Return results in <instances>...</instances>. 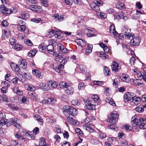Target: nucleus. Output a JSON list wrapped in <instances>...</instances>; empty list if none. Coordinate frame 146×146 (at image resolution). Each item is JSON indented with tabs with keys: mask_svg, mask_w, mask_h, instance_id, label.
<instances>
[{
	"mask_svg": "<svg viewBox=\"0 0 146 146\" xmlns=\"http://www.w3.org/2000/svg\"><path fill=\"white\" fill-rule=\"evenodd\" d=\"M2 7V6L1 7H0L1 8V11L3 13V15L5 16H8L10 15L11 13H14L13 9L11 10V9L9 11V9L8 8L5 7H3L1 8Z\"/></svg>",
	"mask_w": 146,
	"mask_h": 146,
	"instance_id": "nucleus-6",
	"label": "nucleus"
},
{
	"mask_svg": "<svg viewBox=\"0 0 146 146\" xmlns=\"http://www.w3.org/2000/svg\"><path fill=\"white\" fill-rule=\"evenodd\" d=\"M36 52L35 50H30L28 53V55L29 57L32 58L35 55Z\"/></svg>",
	"mask_w": 146,
	"mask_h": 146,
	"instance_id": "nucleus-39",
	"label": "nucleus"
},
{
	"mask_svg": "<svg viewBox=\"0 0 146 146\" xmlns=\"http://www.w3.org/2000/svg\"><path fill=\"white\" fill-rule=\"evenodd\" d=\"M55 58L56 61L60 62V63L65 64L69 60L68 57L65 55L58 54Z\"/></svg>",
	"mask_w": 146,
	"mask_h": 146,
	"instance_id": "nucleus-4",
	"label": "nucleus"
},
{
	"mask_svg": "<svg viewBox=\"0 0 146 146\" xmlns=\"http://www.w3.org/2000/svg\"><path fill=\"white\" fill-rule=\"evenodd\" d=\"M102 1H96V2L91 3L90 5L94 11L97 12L100 10L99 7L102 5Z\"/></svg>",
	"mask_w": 146,
	"mask_h": 146,
	"instance_id": "nucleus-5",
	"label": "nucleus"
},
{
	"mask_svg": "<svg viewBox=\"0 0 146 146\" xmlns=\"http://www.w3.org/2000/svg\"><path fill=\"white\" fill-rule=\"evenodd\" d=\"M91 100H94L95 101V103L97 101H98L99 100V98L98 96L96 95H93L92 97V99Z\"/></svg>",
	"mask_w": 146,
	"mask_h": 146,
	"instance_id": "nucleus-45",
	"label": "nucleus"
},
{
	"mask_svg": "<svg viewBox=\"0 0 146 146\" xmlns=\"http://www.w3.org/2000/svg\"><path fill=\"white\" fill-rule=\"evenodd\" d=\"M119 115L115 112H114L111 113V114L110 115V117L112 118L116 119L118 118Z\"/></svg>",
	"mask_w": 146,
	"mask_h": 146,
	"instance_id": "nucleus-41",
	"label": "nucleus"
},
{
	"mask_svg": "<svg viewBox=\"0 0 146 146\" xmlns=\"http://www.w3.org/2000/svg\"><path fill=\"white\" fill-rule=\"evenodd\" d=\"M17 25L19 26H21V25H23L25 24V23L23 21L21 20H18L17 22Z\"/></svg>",
	"mask_w": 146,
	"mask_h": 146,
	"instance_id": "nucleus-60",
	"label": "nucleus"
},
{
	"mask_svg": "<svg viewBox=\"0 0 146 146\" xmlns=\"http://www.w3.org/2000/svg\"><path fill=\"white\" fill-rule=\"evenodd\" d=\"M146 123V119L144 118H140L139 119V121L137 123V124Z\"/></svg>",
	"mask_w": 146,
	"mask_h": 146,
	"instance_id": "nucleus-55",
	"label": "nucleus"
},
{
	"mask_svg": "<svg viewBox=\"0 0 146 146\" xmlns=\"http://www.w3.org/2000/svg\"><path fill=\"white\" fill-rule=\"evenodd\" d=\"M57 49L64 53H66L67 51V49L65 48L64 46L62 44H59L57 45Z\"/></svg>",
	"mask_w": 146,
	"mask_h": 146,
	"instance_id": "nucleus-21",
	"label": "nucleus"
},
{
	"mask_svg": "<svg viewBox=\"0 0 146 146\" xmlns=\"http://www.w3.org/2000/svg\"><path fill=\"white\" fill-rule=\"evenodd\" d=\"M13 91L14 93L18 95H21L23 94V92L18 87H15L13 89Z\"/></svg>",
	"mask_w": 146,
	"mask_h": 146,
	"instance_id": "nucleus-23",
	"label": "nucleus"
},
{
	"mask_svg": "<svg viewBox=\"0 0 146 146\" xmlns=\"http://www.w3.org/2000/svg\"><path fill=\"white\" fill-rule=\"evenodd\" d=\"M85 104V108L89 110H92L95 109V101L94 100H91L90 99H88L86 101H84Z\"/></svg>",
	"mask_w": 146,
	"mask_h": 146,
	"instance_id": "nucleus-3",
	"label": "nucleus"
},
{
	"mask_svg": "<svg viewBox=\"0 0 146 146\" xmlns=\"http://www.w3.org/2000/svg\"><path fill=\"white\" fill-rule=\"evenodd\" d=\"M64 64L63 63H60L59 65L55 68L53 66V68L54 71L58 73L60 71L61 69L63 68Z\"/></svg>",
	"mask_w": 146,
	"mask_h": 146,
	"instance_id": "nucleus-22",
	"label": "nucleus"
},
{
	"mask_svg": "<svg viewBox=\"0 0 146 146\" xmlns=\"http://www.w3.org/2000/svg\"><path fill=\"white\" fill-rule=\"evenodd\" d=\"M100 56L102 59H105L107 57L108 55L102 51L100 52L99 53Z\"/></svg>",
	"mask_w": 146,
	"mask_h": 146,
	"instance_id": "nucleus-46",
	"label": "nucleus"
},
{
	"mask_svg": "<svg viewBox=\"0 0 146 146\" xmlns=\"http://www.w3.org/2000/svg\"><path fill=\"white\" fill-rule=\"evenodd\" d=\"M76 42L78 45L82 47L85 46L86 44L85 41L82 39H78Z\"/></svg>",
	"mask_w": 146,
	"mask_h": 146,
	"instance_id": "nucleus-20",
	"label": "nucleus"
},
{
	"mask_svg": "<svg viewBox=\"0 0 146 146\" xmlns=\"http://www.w3.org/2000/svg\"><path fill=\"white\" fill-rule=\"evenodd\" d=\"M19 30L21 32H23L27 34L29 32V30L28 28L24 25H21V26L18 27Z\"/></svg>",
	"mask_w": 146,
	"mask_h": 146,
	"instance_id": "nucleus-15",
	"label": "nucleus"
},
{
	"mask_svg": "<svg viewBox=\"0 0 146 146\" xmlns=\"http://www.w3.org/2000/svg\"><path fill=\"white\" fill-rule=\"evenodd\" d=\"M114 17L115 19L117 20L121 19H123L125 20H126L127 19V17L125 16V15L122 13L117 14L115 15Z\"/></svg>",
	"mask_w": 146,
	"mask_h": 146,
	"instance_id": "nucleus-10",
	"label": "nucleus"
},
{
	"mask_svg": "<svg viewBox=\"0 0 146 146\" xmlns=\"http://www.w3.org/2000/svg\"><path fill=\"white\" fill-rule=\"evenodd\" d=\"M18 37L19 39L22 40L25 38V37L24 34L21 33L18 34Z\"/></svg>",
	"mask_w": 146,
	"mask_h": 146,
	"instance_id": "nucleus-59",
	"label": "nucleus"
},
{
	"mask_svg": "<svg viewBox=\"0 0 146 146\" xmlns=\"http://www.w3.org/2000/svg\"><path fill=\"white\" fill-rule=\"evenodd\" d=\"M100 13V15L101 18L104 19L107 17V15L106 14L103 13H100V12H99L98 13V14Z\"/></svg>",
	"mask_w": 146,
	"mask_h": 146,
	"instance_id": "nucleus-63",
	"label": "nucleus"
},
{
	"mask_svg": "<svg viewBox=\"0 0 146 146\" xmlns=\"http://www.w3.org/2000/svg\"><path fill=\"white\" fill-rule=\"evenodd\" d=\"M84 129L90 133H92L94 131V129L90 125L87 128Z\"/></svg>",
	"mask_w": 146,
	"mask_h": 146,
	"instance_id": "nucleus-52",
	"label": "nucleus"
},
{
	"mask_svg": "<svg viewBox=\"0 0 146 146\" xmlns=\"http://www.w3.org/2000/svg\"><path fill=\"white\" fill-rule=\"evenodd\" d=\"M75 131L78 134L80 135L81 136L82 135L83 133L81 129L79 128H77L75 129Z\"/></svg>",
	"mask_w": 146,
	"mask_h": 146,
	"instance_id": "nucleus-56",
	"label": "nucleus"
},
{
	"mask_svg": "<svg viewBox=\"0 0 146 146\" xmlns=\"http://www.w3.org/2000/svg\"><path fill=\"white\" fill-rule=\"evenodd\" d=\"M56 100L53 98H50L47 100H44L42 101V103L44 104H53L55 103Z\"/></svg>",
	"mask_w": 146,
	"mask_h": 146,
	"instance_id": "nucleus-14",
	"label": "nucleus"
},
{
	"mask_svg": "<svg viewBox=\"0 0 146 146\" xmlns=\"http://www.w3.org/2000/svg\"><path fill=\"white\" fill-rule=\"evenodd\" d=\"M3 35L5 36L6 37H9L11 35V34L10 31H8L4 30L3 31Z\"/></svg>",
	"mask_w": 146,
	"mask_h": 146,
	"instance_id": "nucleus-43",
	"label": "nucleus"
},
{
	"mask_svg": "<svg viewBox=\"0 0 146 146\" xmlns=\"http://www.w3.org/2000/svg\"><path fill=\"white\" fill-rule=\"evenodd\" d=\"M29 17V15L28 13H26L25 14H23L22 15V17H18L21 18L22 19H27Z\"/></svg>",
	"mask_w": 146,
	"mask_h": 146,
	"instance_id": "nucleus-53",
	"label": "nucleus"
},
{
	"mask_svg": "<svg viewBox=\"0 0 146 146\" xmlns=\"http://www.w3.org/2000/svg\"><path fill=\"white\" fill-rule=\"evenodd\" d=\"M99 137L100 139H103L106 137V135L105 133L100 132L99 133Z\"/></svg>",
	"mask_w": 146,
	"mask_h": 146,
	"instance_id": "nucleus-48",
	"label": "nucleus"
},
{
	"mask_svg": "<svg viewBox=\"0 0 146 146\" xmlns=\"http://www.w3.org/2000/svg\"><path fill=\"white\" fill-rule=\"evenodd\" d=\"M119 64L116 62L113 61L111 66L112 71L115 72H118L121 68V66Z\"/></svg>",
	"mask_w": 146,
	"mask_h": 146,
	"instance_id": "nucleus-8",
	"label": "nucleus"
},
{
	"mask_svg": "<svg viewBox=\"0 0 146 146\" xmlns=\"http://www.w3.org/2000/svg\"><path fill=\"white\" fill-rule=\"evenodd\" d=\"M40 142L39 143V146H41V144L42 146L48 145L45 142V139L44 137H42L40 139Z\"/></svg>",
	"mask_w": 146,
	"mask_h": 146,
	"instance_id": "nucleus-33",
	"label": "nucleus"
},
{
	"mask_svg": "<svg viewBox=\"0 0 146 146\" xmlns=\"http://www.w3.org/2000/svg\"><path fill=\"white\" fill-rule=\"evenodd\" d=\"M40 21H41V20L40 18H33L31 20V21L35 22L36 23H39Z\"/></svg>",
	"mask_w": 146,
	"mask_h": 146,
	"instance_id": "nucleus-62",
	"label": "nucleus"
},
{
	"mask_svg": "<svg viewBox=\"0 0 146 146\" xmlns=\"http://www.w3.org/2000/svg\"><path fill=\"white\" fill-rule=\"evenodd\" d=\"M135 55H134L130 59V63L131 65H133L134 64L135 61Z\"/></svg>",
	"mask_w": 146,
	"mask_h": 146,
	"instance_id": "nucleus-54",
	"label": "nucleus"
},
{
	"mask_svg": "<svg viewBox=\"0 0 146 146\" xmlns=\"http://www.w3.org/2000/svg\"><path fill=\"white\" fill-rule=\"evenodd\" d=\"M29 98L28 97L24 96H22L21 101L23 103L25 104L29 102Z\"/></svg>",
	"mask_w": 146,
	"mask_h": 146,
	"instance_id": "nucleus-37",
	"label": "nucleus"
},
{
	"mask_svg": "<svg viewBox=\"0 0 146 146\" xmlns=\"http://www.w3.org/2000/svg\"><path fill=\"white\" fill-rule=\"evenodd\" d=\"M68 85L67 83L65 82H61L59 84V86L60 88H63L64 87L65 88H66L68 87Z\"/></svg>",
	"mask_w": 146,
	"mask_h": 146,
	"instance_id": "nucleus-42",
	"label": "nucleus"
},
{
	"mask_svg": "<svg viewBox=\"0 0 146 146\" xmlns=\"http://www.w3.org/2000/svg\"><path fill=\"white\" fill-rule=\"evenodd\" d=\"M87 31V33L86 34L87 35L88 37L92 36L94 35L95 32V30L94 29H87L86 30Z\"/></svg>",
	"mask_w": 146,
	"mask_h": 146,
	"instance_id": "nucleus-25",
	"label": "nucleus"
},
{
	"mask_svg": "<svg viewBox=\"0 0 146 146\" xmlns=\"http://www.w3.org/2000/svg\"><path fill=\"white\" fill-rule=\"evenodd\" d=\"M52 17H54L56 19V21H62L64 19V17L62 16H59L58 14H54Z\"/></svg>",
	"mask_w": 146,
	"mask_h": 146,
	"instance_id": "nucleus-27",
	"label": "nucleus"
},
{
	"mask_svg": "<svg viewBox=\"0 0 146 146\" xmlns=\"http://www.w3.org/2000/svg\"><path fill=\"white\" fill-rule=\"evenodd\" d=\"M125 127L126 129L128 131H130L132 128H134V127H132L131 126L128 125H125Z\"/></svg>",
	"mask_w": 146,
	"mask_h": 146,
	"instance_id": "nucleus-64",
	"label": "nucleus"
},
{
	"mask_svg": "<svg viewBox=\"0 0 146 146\" xmlns=\"http://www.w3.org/2000/svg\"><path fill=\"white\" fill-rule=\"evenodd\" d=\"M46 50L49 53L53 52L54 50L53 45L52 44L48 45L47 46Z\"/></svg>",
	"mask_w": 146,
	"mask_h": 146,
	"instance_id": "nucleus-29",
	"label": "nucleus"
},
{
	"mask_svg": "<svg viewBox=\"0 0 146 146\" xmlns=\"http://www.w3.org/2000/svg\"><path fill=\"white\" fill-rule=\"evenodd\" d=\"M80 70L82 71L85 73L86 70V68L85 66L83 65H81L80 66Z\"/></svg>",
	"mask_w": 146,
	"mask_h": 146,
	"instance_id": "nucleus-58",
	"label": "nucleus"
},
{
	"mask_svg": "<svg viewBox=\"0 0 146 146\" xmlns=\"http://www.w3.org/2000/svg\"><path fill=\"white\" fill-rule=\"evenodd\" d=\"M93 48V46L92 44H88L87 48L85 50V54L86 55H88L92 51V49Z\"/></svg>",
	"mask_w": 146,
	"mask_h": 146,
	"instance_id": "nucleus-18",
	"label": "nucleus"
},
{
	"mask_svg": "<svg viewBox=\"0 0 146 146\" xmlns=\"http://www.w3.org/2000/svg\"><path fill=\"white\" fill-rule=\"evenodd\" d=\"M104 69V74L108 76L109 75L110 72V69L106 66H105Z\"/></svg>",
	"mask_w": 146,
	"mask_h": 146,
	"instance_id": "nucleus-40",
	"label": "nucleus"
},
{
	"mask_svg": "<svg viewBox=\"0 0 146 146\" xmlns=\"http://www.w3.org/2000/svg\"><path fill=\"white\" fill-rule=\"evenodd\" d=\"M93 83L94 85L98 86H101L104 84L103 81H94L93 82Z\"/></svg>",
	"mask_w": 146,
	"mask_h": 146,
	"instance_id": "nucleus-50",
	"label": "nucleus"
},
{
	"mask_svg": "<svg viewBox=\"0 0 146 146\" xmlns=\"http://www.w3.org/2000/svg\"><path fill=\"white\" fill-rule=\"evenodd\" d=\"M32 73L34 75L37 76L38 78H42V76L41 75L39 71L36 69H35L33 70Z\"/></svg>",
	"mask_w": 146,
	"mask_h": 146,
	"instance_id": "nucleus-28",
	"label": "nucleus"
},
{
	"mask_svg": "<svg viewBox=\"0 0 146 146\" xmlns=\"http://www.w3.org/2000/svg\"><path fill=\"white\" fill-rule=\"evenodd\" d=\"M31 98L33 100V101H35L37 98V94L35 92H31L30 93Z\"/></svg>",
	"mask_w": 146,
	"mask_h": 146,
	"instance_id": "nucleus-30",
	"label": "nucleus"
},
{
	"mask_svg": "<svg viewBox=\"0 0 146 146\" xmlns=\"http://www.w3.org/2000/svg\"><path fill=\"white\" fill-rule=\"evenodd\" d=\"M40 88L43 89V90L46 91L50 90V86H49V81L47 84L45 83H41L40 85Z\"/></svg>",
	"mask_w": 146,
	"mask_h": 146,
	"instance_id": "nucleus-12",
	"label": "nucleus"
},
{
	"mask_svg": "<svg viewBox=\"0 0 146 146\" xmlns=\"http://www.w3.org/2000/svg\"><path fill=\"white\" fill-rule=\"evenodd\" d=\"M5 115L4 113L0 112V118H1L0 121V129L3 126L7 124L8 122L5 121L4 118Z\"/></svg>",
	"mask_w": 146,
	"mask_h": 146,
	"instance_id": "nucleus-9",
	"label": "nucleus"
},
{
	"mask_svg": "<svg viewBox=\"0 0 146 146\" xmlns=\"http://www.w3.org/2000/svg\"><path fill=\"white\" fill-rule=\"evenodd\" d=\"M134 96V94L133 93L126 92L124 95V98L125 102H127L131 100Z\"/></svg>",
	"mask_w": 146,
	"mask_h": 146,
	"instance_id": "nucleus-7",
	"label": "nucleus"
},
{
	"mask_svg": "<svg viewBox=\"0 0 146 146\" xmlns=\"http://www.w3.org/2000/svg\"><path fill=\"white\" fill-rule=\"evenodd\" d=\"M42 10V8L40 6L36 5V7L35 8V12L39 13L41 12Z\"/></svg>",
	"mask_w": 146,
	"mask_h": 146,
	"instance_id": "nucleus-57",
	"label": "nucleus"
},
{
	"mask_svg": "<svg viewBox=\"0 0 146 146\" xmlns=\"http://www.w3.org/2000/svg\"><path fill=\"white\" fill-rule=\"evenodd\" d=\"M119 83V80L118 78L114 79L113 80V85L115 86H117Z\"/></svg>",
	"mask_w": 146,
	"mask_h": 146,
	"instance_id": "nucleus-51",
	"label": "nucleus"
},
{
	"mask_svg": "<svg viewBox=\"0 0 146 146\" xmlns=\"http://www.w3.org/2000/svg\"><path fill=\"white\" fill-rule=\"evenodd\" d=\"M135 110L138 113H141L144 111L143 106L140 105L139 106L136 107L135 108Z\"/></svg>",
	"mask_w": 146,
	"mask_h": 146,
	"instance_id": "nucleus-34",
	"label": "nucleus"
},
{
	"mask_svg": "<svg viewBox=\"0 0 146 146\" xmlns=\"http://www.w3.org/2000/svg\"><path fill=\"white\" fill-rule=\"evenodd\" d=\"M71 104L74 106H78L80 105V102L78 100H73L72 101Z\"/></svg>",
	"mask_w": 146,
	"mask_h": 146,
	"instance_id": "nucleus-49",
	"label": "nucleus"
},
{
	"mask_svg": "<svg viewBox=\"0 0 146 146\" xmlns=\"http://www.w3.org/2000/svg\"><path fill=\"white\" fill-rule=\"evenodd\" d=\"M110 32L112 33L115 36L118 35L117 32L115 31V27L114 25H113L110 26Z\"/></svg>",
	"mask_w": 146,
	"mask_h": 146,
	"instance_id": "nucleus-17",
	"label": "nucleus"
},
{
	"mask_svg": "<svg viewBox=\"0 0 146 146\" xmlns=\"http://www.w3.org/2000/svg\"><path fill=\"white\" fill-rule=\"evenodd\" d=\"M131 82H133L135 86L140 85L142 84L141 80L139 79H134L133 80V82L131 81Z\"/></svg>",
	"mask_w": 146,
	"mask_h": 146,
	"instance_id": "nucleus-38",
	"label": "nucleus"
},
{
	"mask_svg": "<svg viewBox=\"0 0 146 146\" xmlns=\"http://www.w3.org/2000/svg\"><path fill=\"white\" fill-rule=\"evenodd\" d=\"M133 71L137 74L138 76L142 78L145 81H146V75H144V74L143 72H141L137 69H134Z\"/></svg>",
	"mask_w": 146,
	"mask_h": 146,
	"instance_id": "nucleus-11",
	"label": "nucleus"
},
{
	"mask_svg": "<svg viewBox=\"0 0 146 146\" xmlns=\"http://www.w3.org/2000/svg\"><path fill=\"white\" fill-rule=\"evenodd\" d=\"M116 119H115L112 118L110 117L108 118V120L109 123L112 125H114L115 123Z\"/></svg>",
	"mask_w": 146,
	"mask_h": 146,
	"instance_id": "nucleus-47",
	"label": "nucleus"
},
{
	"mask_svg": "<svg viewBox=\"0 0 146 146\" xmlns=\"http://www.w3.org/2000/svg\"><path fill=\"white\" fill-rule=\"evenodd\" d=\"M115 6L116 7L119 9H123L125 8V6L124 4L120 2L117 3Z\"/></svg>",
	"mask_w": 146,
	"mask_h": 146,
	"instance_id": "nucleus-31",
	"label": "nucleus"
},
{
	"mask_svg": "<svg viewBox=\"0 0 146 146\" xmlns=\"http://www.w3.org/2000/svg\"><path fill=\"white\" fill-rule=\"evenodd\" d=\"M123 32H124V35L125 38L131 40L130 44L131 45L134 46H138L140 42V39L138 37H135L133 33H130L131 29L129 30L128 28L125 26L123 29Z\"/></svg>",
	"mask_w": 146,
	"mask_h": 146,
	"instance_id": "nucleus-1",
	"label": "nucleus"
},
{
	"mask_svg": "<svg viewBox=\"0 0 146 146\" xmlns=\"http://www.w3.org/2000/svg\"><path fill=\"white\" fill-rule=\"evenodd\" d=\"M62 110L63 114L66 116H74L77 112L76 109L72 107H70L68 105L63 106Z\"/></svg>",
	"mask_w": 146,
	"mask_h": 146,
	"instance_id": "nucleus-2",
	"label": "nucleus"
},
{
	"mask_svg": "<svg viewBox=\"0 0 146 146\" xmlns=\"http://www.w3.org/2000/svg\"><path fill=\"white\" fill-rule=\"evenodd\" d=\"M120 78L123 82H126L128 83L130 81V78L128 76H126L124 74L120 76Z\"/></svg>",
	"mask_w": 146,
	"mask_h": 146,
	"instance_id": "nucleus-19",
	"label": "nucleus"
},
{
	"mask_svg": "<svg viewBox=\"0 0 146 146\" xmlns=\"http://www.w3.org/2000/svg\"><path fill=\"white\" fill-rule=\"evenodd\" d=\"M49 86L52 88H56L58 86L57 83L54 81H49Z\"/></svg>",
	"mask_w": 146,
	"mask_h": 146,
	"instance_id": "nucleus-35",
	"label": "nucleus"
},
{
	"mask_svg": "<svg viewBox=\"0 0 146 146\" xmlns=\"http://www.w3.org/2000/svg\"><path fill=\"white\" fill-rule=\"evenodd\" d=\"M6 81L3 82L2 84L4 85V87H8L9 84V80H5Z\"/></svg>",
	"mask_w": 146,
	"mask_h": 146,
	"instance_id": "nucleus-61",
	"label": "nucleus"
},
{
	"mask_svg": "<svg viewBox=\"0 0 146 146\" xmlns=\"http://www.w3.org/2000/svg\"><path fill=\"white\" fill-rule=\"evenodd\" d=\"M11 122L13 123V125L17 128L19 129L21 128L20 124L17 123L19 120L16 118H12L11 119Z\"/></svg>",
	"mask_w": 146,
	"mask_h": 146,
	"instance_id": "nucleus-13",
	"label": "nucleus"
},
{
	"mask_svg": "<svg viewBox=\"0 0 146 146\" xmlns=\"http://www.w3.org/2000/svg\"><path fill=\"white\" fill-rule=\"evenodd\" d=\"M138 119H135L133 120H132L131 121V124L132 125V127H136L137 126L138 124H137V123L138 122Z\"/></svg>",
	"mask_w": 146,
	"mask_h": 146,
	"instance_id": "nucleus-36",
	"label": "nucleus"
},
{
	"mask_svg": "<svg viewBox=\"0 0 146 146\" xmlns=\"http://www.w3.org/2000/svg\"><path fill=\"white\" fill-rule=\"evenodd\" d=\"M65 93L68 95L72 94L74 93V89L70 86L69 85L68 86V87L65 88Z\"/></svg>",
	"mask_w": 146,
	"mask_h": 146,
	"instance_id": "nucleus-16",
	"label": "nucleus"
},
{
	"mask_svg": "<svg viewBox=\"0 0 146 146\" xmlns=\"http://www.w3.org/2000/svg\"><path fill=\"white\" fill-rule=\"evenodd\" d=\"M27 66L26 61L25 60H23L20 62L19 67L23 69H25Z\"/></svg>",
	"mask_w": 146,
	"mask_h": 146,
	"instance_id": "nucleus-26",
	"label": "nucleus"
},
{
	"mask_svg": "<svg viewBox=\"0 0 146 146\" xmlns=\"http://www.w3.org/2000/svg\"><path fill=\"white\" fill-rule=\"evenodd\" d=\"M138 124L137 127L139 126L141 129H146V124L144 123Z\"/></svg>",
	"mask_w": 146,
	"mask_h": 146,
	"instance_id": "nucleus-44",
	"label": "nucleus"
},
{
	"mask_svg": "<svg viewBox=\"0 0 146 146\" xmlns=\"http://www.w3.org/2000/svg\"><path fill=\"white\" fill-rule=\"evenodd\" d=\"M132 102L135 105H138L140 104V99L139 97H137L134 96L132 98Z\"/></svg>",
	"mask_w": 146,
	"mask_h": 146,
	"instance_id": "nucleus-24",
	"label": "nucleus"
},
{
	"mask_svg": "<svg viewBox=\"0 0 146 146\" xmlns=\"http://www.w3.org/2000/svg\"><path fill=\"white\" fill-rule=\"evenodd\" d=\"M39 49L40 51L42 52H45L46 50V46L44 45L43 44L39 45Z\"/></svg>",
	"mask_w": 146,
	"mask_h": 146,
	"instance_id": "nucleus-32",
	"label": "nucleus"
}]
</instances>
